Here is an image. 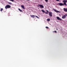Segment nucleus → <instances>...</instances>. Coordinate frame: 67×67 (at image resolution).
Here are the masks:
<instances>
[{"label":"nucleus","mask_w":67,"mask_h":67,"mask_svg":"<svg viewBox=\"0 0 67 67\" xmlns=\"http://www.w3.org/2000/svg\"><path fill=\"white\" fill-rule=\"evenodd\" d=\"M57 30H58V29H57Z\"/></svg>","instance_id":"25"},{"label":"nucleus","mask_w":67,"mask_h":67,"mask_svg":"<svg viewBox=\"0 0 67 67\" xmlns=\"http://www.w3.org/2000/svg\"><path fill=\"white\" fill-rule=\"evenodd\" d=\"M21 7L23 9H25V8H24V6H23V5H21Z\"/></svg>","instance_id":"9"},{"label":"nucleus","mask_w":67,"mask_h":67,"mask_svg":"<svg viewBox=\"0 0 67 67\" xmlns=\"http://www.w3.org/2000/svg\"><path fill=\"white\" fill-rule=\"evenodd\" d=\"M63 2L64 3H66V2H67V0H64L63 1Z\"/></svg>","instance_id":"10"},{"label":"nucleus","mask_w":67,"mask_h":67,"mask_svg":"<svg viewBox=\"0 0 67 67\" xmlns=\"http://www.w3.org/2000/svg\"><path fill=\"white\" fill-rule=\"evenodd\" d=\"M57 1H59V0H55Z\"/></svg>","instance_id":"22"},{"label":"nucleus","mask_w":67,"mask_h":67,"mask_svg":"<svg viewBox=\"0 0 67 67\" xmlns=\"http://www.w3.org/2000/svg\"><path fill=\"white\" fill-rule=\"evenodd\" d=\"M38 6H40L41 8H44V6L42 5H39Z\"/></svg>","instance_id":"6"},{"label":"nucleus","mask_w":67,"mask_h":67,"mask_svg":"<svg viewBox=\"0 0 67 67\" xmlns=\"http://www.w3.org/2000/svg\"><path fill=\"white\" fill-rule=\"evenodd\" d=\"M8 3L9 4H12V3L10 2H9Z\"/></svg>","instance_id":"17"},{"label":"nucleus","mask_w":67,"mask_h":67,"mask_svg":"<svg viewBox=\"0 0 67 67\" xmlns=\"http://www.w3.org/2000/svg\"><path fill=\"white\" fill-rule=\"evenodd\" d=\"M18 10H19V11H20V12H22V10H21L19 8Z\"/></svg>","instance_id":"14"},{"label":"nucleus","mask_w":67,"mask_h":67,"mask_svg":"<svg viewBox=\"0 0 67 67\" xmlns=\"http://www.w3.org/2000/svg\"><path fill=\"white\" fill-rule=\"evenodd\" d=\"M53 9L54 10V11L57 13H60V12L54 9Z\"/></svg>","instance_id":"4"},{"label":"nucleus","mask_w":67,"mask_h":67,"mask_svg":"<svg viewBox=\"0 0 67 67\" xmlns=\"http://www.w3.org/2000/svg\"><path fill=\"white\" fill-rule=\"evenodd\" d=\"M41 11H42V12L43 13H45V11H44V10H41Z\"/></svg>","instance_id":"12"},{"label":"nucleus","mask_w":67,"mask_h":67,"mask_svg":"<svg viewBox=\"0 0 67 67\" xmlns=\"http://www.w3.org/2000/svg\"><path fill=\"white\" fill-rule=\"evenodd\" d=\"M66 16H67V14H65L62 17V19H65V18H66Z\"/></svg>","instance_id":"3"},{"label":"nucleus","mask_w":67,"mask_h":67,"mask_svg":"<svg viewBox=\"0 0 67 67\" xmlns=\"http://www.w3.org/2000/svg\"><path fill=\"white\" fill-rule=\"evenodd\" d=\"M11 8V6L9 5H7L5 7V8L6 9H7L8 8Z\"/></svg>","instance_id":"2"},{"label":"nucleus","mask_w":67,"mask_h":67,"mask_svg":"<svg viewBox=\"0 0 67 67\" xmlns=\"http://www.w3.org/2000/svg\"><path fill=\"white\" fill-rule=\"evenodd\" d=\"M45 13H46V14H47V12H45Z\"/></svg>","instance_id":"24"},{"label":"nucleus","mask_w":67,"mask_h":67,"mask_svg":"<svg viewBox=\"0 0 67 67\" xmlns=\"http://www.w3.org/2000/svg\"><path fill=\"white\" fill-rule=\"evenodd\" d=\"M31 17L32 18H35V16L34 15H31Z\"/></svg>","instance_id":"11"},{"label":"nucleus","mask_w":67,"mask_h":67,"mask_svg":"<svg viewBox=\"0 0 67 67\" xmlns=\"http://www.w3.org/2000/svg\"><path fill=\"white\" fill-rule=\"evenodd\" d=\"M0 10L1 11H2L3 10V8H1Z\"/></svg>","instance_id":"16"},{"label":"nucleus","mask_w":67,"mask_h":67,"mask_svg":"<svg viewBox=\"0 0 67 67\" xmlns=\"http://www.w3.org/2000/svg\"><path fill=\"white\" fill-rule=\"evenodd\" d=\"M36 18H38V19H39V17H38L37 16H36Z\"/></svg>","instance_id":"19"},{"label":"nucleus","mask_w":67,"mask_h":67,"mask_svg":"<svg viewBox=\"0 0 67 67\" xmlns=\"http://www.w3.org/2000/svg\"><path fill=\"white\" fill-rule=\"evenodd\" d=\"M54 32H55V33H57V32L56 31H55Z\"/></svg>","instance_id":"23"},{"label":"nucleus","mask_w":67,"mask_h":67,"mask_svg":"<svg viewBox=\"0 0 67 67\" xmlns=\"http://www.w3.org/2000/svg\"><path fill=\"white\" fill-rule=\"evenodd\" d=\"M9 1H12V2H14V0H9Z\"/></svg>","instance_id":"15"},{"label":"nucleus","mask_w":67,"mask_h":67,"mask_svg":"<svg viewBox=\"0 0 67 67\" xmlns=\"http://www.w3.org/2000/svg\"><path fill=\"white\" fill-rule=\"evenodd\" d=\"M45 1L46 2H48V0H45Z\"/></svg>","instance_id":"18"},{"label":"nucleus","mask_w":67,"mask_h":67,"mask_svg":"<svg viewBox=\"0 0 67 67\" xmlns=\"http://www.w3.org/2000/svg\"><path fill=\"white\" fill-rule=\"evenodd\" d=\"M57 19H58V20H61V21L62 20V19L58 17H57Z\"/></svg>","instance_id":"8"},{"label":"nucleus","mask_w":67,"mask_h":67,"mask_svg":"<svg viewBox=\"0 0 67 67\" xmlns=\"http://www.w3.org/2000/svg\"><path fill=\"white\" fill-rule=\"evenodd\" d=\"M53 13L51 12H49V16H51V17H52V14Z\"/></svg>","instance_id":"5"},{"label":"nucleus","mask_w":67,"mask_h":67,"mask_svg":"<svg viewBox=\"0 0 67 67\" xmlns=\"http://www.w3.org/2000/svg\"><path fill=\"white\" fill-rule=\"evenodd\" d=\"M46 11H47V13H49V12H48V10H46Z\"/></svg>","instance_id":"20"},{"label":"nucleus","mask_w":67,"mask_h":67,"mask_svg":"<svg viewBox=\"0 0 67 67\" xmlns=\"http://www.w3.org/2000/svg\"><path fill=\"white\" fill-rule=\"evenodd\" d=\"M47 21H50V19H47Z\"/></svg>","instance_id":"13"},{"label":"nucleus","mask_w":67,"mask_h":67,"mask_svg":"<svg viewBox=\"0 0 67 67\" xmlns=\"http://www.w3.org/2000/svg\"><path fill=\"white\" fill-rule=\"evenodd\" d=\"M59 5L60 6H62L63 5H65L67 6V4L66 3H64V4L61 3H59Z\"/></svg>","instance_id":"1"},{"label":"nucleus","mask_w":67,"mask_h":67,"mask_svg":"<svg viewBox=\"0 0 67 67\" xmlns=\"http://www.w3.org/2000/svg\"><path fill=\"white\" fill-rule=\"evenodd\" d=\"M63 10L64 11H65V12H67V8H64Z\"/></svg>","instance_id":"7"},{"label":"nucleus","mask_w":67,"mask_h":67,"mask_svg":"<svg viewBox=\"0 0 67 67\" xmlns=\"http://www.w3.org/2000/svg\"><path fill=\"white\" fill-rule=\"evenodd\" d=\"M46 29H48V27H46Z\"/></svg>","instance_id":"21"}]
</instances>
